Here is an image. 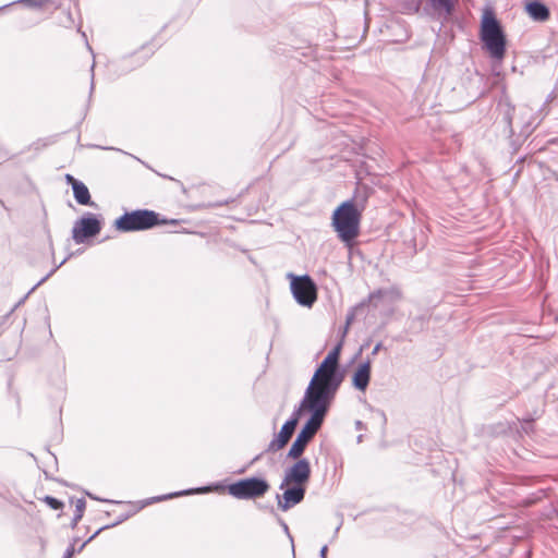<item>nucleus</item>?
<instances>
[{"mask_svg": "<svg viewBox=\"0 0 558 558\" xmlns=\"http://www.w3.org/2000/svg\"><path fill=\"white\" fill-rule=\"evenodd\" d=\"M340 345L332 349L315 371L301 402V408L327 411L343 376L339 372Z\"/></svg>", "mask_w": 558, "mask_h": 558, "instance_id": "f257e3e1", "label": "nucleus"}, {"mask_svg": "<svg viewBox=\"0 0 558 558\" xmlns=\"http://www.w3.org/2000/svg\"><path fill=\"white\" fill-rule=\"evenodd\" d=\"M363 209V204L359 206L353 199H349L341 203L332 214L331 226L347 246H351L360 234Z\"/></svg>", "mask_w": 558, "mask_h": 558, "instance_id": "f03ea898", "label": "nucleus"}, {"mask_svg": "<svg viewBox=\"0 0 558 558\" xmlns=\"http://www.w3.org/2000/svg\"><path fill=\"white\" fill-rule=\"evenodd\" d=\"M481 39L493 58L501 60L505 57V35L494 13L490 11H486L483 15Z\"/></svg>", "mask_w": 558, "mask_h": 558, "instance_id": "7ed1b4c3", "label": "nucleus"}, {"mask_svg": "<svg viewBox=\"0 0 558 558\" xmlns=\"http://www.w3.org/2000/svg\"><path fill=\"white\" fill-rule=\"evenodd\" d=\"M302 408L300 407V410ZM304 409L312 412V415H311L310 420L305 423V425L302 427L301 432L298 434L295 440L293 441V444L288 452V458H291V459H299L303 454L307 442L317 433V430L322 426L324 417L327 413V411L318 409V408H304Z\"/></svg>", "mask_w": 558, "mask_h": 558, "instance_id": "20e7f679", "label": "nucleus"}, {"mask_svg": "<svg viewBox=\"0 0 558 558\" xmlns=\"http://www.w3.org/2000/svg\"><path fill=\"white\" fill-rule=\"evenodd\" d=\"M159 223L157 213L148 209H138L122 215L116 220L114 226L120 231L131 232L147 230Z\"/></svg>", "mask_w": 558, "mask_h": 558, "instance_id": "39448f33", "label": "nucleus"}, {"mask_svg": "<svg viewBox=\"0 0 558 558\" xmlns=\"http://www.w3.org/2000/svg\"><path fill=\"white\" fill-rule=\"evenodd\" d=\"M291 279L290 288L295 301L305 307H312L317 300V288L312 278L307 275L295 276L289 274Z\"/></svg>", "mask_w": 558, "mask_h": 558, "instance_id": "423d86ee", "label": "nucleus"}, {"mask_svg": "<svg viewBox=\"0 0 558 558\" xmlns=\"http://www.w3.org/2000/svg\"><path fill=\"white\" fill-rule=\"evenodd\" d=\"M268 489V482L258 477L240 480L228 486V493L236 499L258 498L264 496Z\"/></svg>", "mask_w": 558, "mask_h": 558, "instance_id": "0eeeda50", "label": "nucleus"}, {"mask_svg": "<svg viewBox=\"0 0 558 558\" xmlns=\"http://www.w3.org/2000/svg\"><path fill=\"white\" fill-rule=\"evenodd\" d=\"M311 477V464L307 459H299L294 464L284 470L283 478L279 488L283 489L287 485L306 486Z\"/></svg>", "mask_w": 558, "mask_h": 558, "instance_id": "6e6552de", "label": "nucleus"}, {"mask_svg": "<svg viewBox=\"0 0 558 558\" xmlns=\"http://www.w3.org/2000/svg\"><path fill=\"white\" fill-rule=\"evenodd\" d=\"M101 230L100 221L92 214H87L77 220L72 229V238L75 243H84L86 239L97 235Z\"/></svg>", "mask_w": 558, "mask_h": 558, "instance_id": "1a4fd4ad", "label": "nucleus"}, {"mask_svg": "<svg viewBox=\"0 0 558 558\" xmlns=\"http://www.w3.org/2000/svg\"><path fill=\"white\" fill-rule=\"evenodd\" d=\"M282 490V495L276 496L278 508L282 511H288L299 505L305 496V487L301 485H287Z\"/></svg>", "mask_w": 558, "mask_h": 558, "instance_id": "9d476101", "label": "nucleus"}, {"mask_svg": "<svg viewBox=\"0 0 558 558\" xmlns=\"http://www.w3.org/2000/svg\"><path fill=\"white\" fill-rule=\"evenodd\" d=\"M299 412L300 410L296 411L294 415L283 424L278 436L270 441L268 450L277 451L282 449L288 444L298 424Z\"/></svg>", "mask_w": 558, "mask_h": 558, "instance_id": "9b49d317", "label": "nucleus"}, {"mask_svg": "<svg viewBox=\"0 0 558 558\" xmlns=\"http://www.w3.org/2000/svg\"><path fill=\"white\" fill-rule=\"evenodd\" d=\"M371 380V362L366 361L357 365L352 375V385L360 391H365Z\"/></svg>", "mask_w": 558, "mask_h": 558, "instance_id": "f8f14e48", "label": "nucleus"}, {"mask_svg": "<svg viewBox=\"0 0 558 558\" xmlns=\"http://www.w3.org/2000/svg\"><path fill=\"white\" fill-rule=\"evenodd\" d=\"M401 299V293L397 289L377 290L369 294L368 303L378 307L380 303L392 304Z\"/></svg>", "mask_w": 558, "mask_h": 558, "instance_id": "ddd939ff", "label": "nucleus"}, {"mask_svg": "<svg viewBox=\"0 0 558 558\" xmlns=\"http://www.w3.org/2000/svg\"><path fill=\"white\" fill-rule=\"evenodd\" d=\"M66 179L72 182V190L76 202L81 205H92L87 186L83 182L73 179L70 174L66 175Z\"/></svg>", "mask_w": 558, "mask_h": 558, "instance_id": "4468645a", "label": "nucleus"}, {"mask_svg": "<svg viewBox=\"0 0 558 558\" xmlns=\"http://www.w3.org/2000/svg\"><path fill=\"white\" fill-rule=\"evenodd\" d=\"M525 9L534 21L544 22L549 17V10L538 0L529 2Z\"/></svg>", "mask_w": 558, "mask_h": 558, "instance_id": "2eb2a0df", "label": "nucleus"}, {"mask_svg": "<svg viewBox=\"0 0 558 558\" xmlns=\"http://www.w3.org/2000/svg\"><path fill=\"white\" fill-rule=\"evenodd\" d=\"M429 4L435 12V14L438 15V17H448L453 9L456 0H428Z\"/></svg>", "mask_w": 558, "mask_h": 558, "instance_id": "dca6fc26", "label": "nucleus"}, {"mask_svg": "<svg viewBox=\"0 0 558 558\" xmlns=\"http://www.w3.org/2000/svg\"><path fill=\"white\" fill-rule=\"evenodd\" d=\"M45 501L47 505H49L54 510H59L63 506V504L60 500H58L53 497H50V496H46Z\"/></svg>", "mask_w": 558, "mask_h": 558, "instance_id": "f3484780", "label": "nucleus"}, {"mask_svg": "<svg viewBox=\"0 0 558 558\" xmlns=\"http://www.w3.org/2000/svg\"><path fill=\"white\" fill-rule=\"evenodd\" d=\"M84 510H85V501L83 499H78L76 501V513H75L76 520L82 518Z\"/></svg>", "mask_w": 558, "mask_h": 558, "instance_id": "a211bd4d", "label": "nucleus"}, {"mask_svg": "<svg viewBox=\"0 0 558 558\" xmlns=\"http://www.w3.org/2000/svg\"><path fill=\"white\" fill-rule=\"evenodd\" d=\"M22 2L28 3L31 5L40 7L44 3L48 2V0H21Z\"/></svg>", "mask_w": 558, "mask_h": 558, "instance_id": "6ab92c4d", "label": "nucleus"}, {"mask_svg": "<svg viewBox=\"0 0 558 558\" xmlns=\"http://www.w3.org/2000/svg\"><path fill=\"white\" fill-rule=\"evenodd\" d=\"M319 555H320V558H326V556H327V546L326 545L322 547Z\"/></svg>", "mask_w": 558, "mask_h": 558, "instance_id": "aec40b11", "label": "nucleus"}, {"mask_svg": "<svg viewBox=\"0 0 558 558\" xmlns=\"http://www.w3.org/2000/svg\"><path fill=\"white\" fill-rule=\"evenodd\" d=\"M72 554H73V548H69L65 553V558H71Z\"/></svg>", "mask_w": 558, "mask_h": 558, "instance_id": "412c9836", "label": "nucleus"}, {"mask_svg": "<svg viewBox=\"0 0 558 558\" xmlns=\"http://www.w3.org/2000/svg\"><path fill=\"white\" fill-rule=\"evenodd\" d=\"M190 492H184V494H189ZM180 495H183V493H175L173 494V496H180ZM169 497H172V495H170Z\"/></svg>", "mask_w": 558, "mask_h": 558, "instance_id": "4be33fe9", "label": "nucleus"}, {"mask_svg": "<svg viewBox=\"0 0 558 558\" xmlns=\"http://www.w3.org/2000/svg\"><path fill=\"white\" fill-rule=\"evenodd\" d=\"M208 488H199V489H196L195 492H207Z\"/></svg>", "mask_w": 558, "mask_h": 558, "instance_id": "5701e85b", "label": "nucleus"}, {"mask_svg": "<svg viewBox=\"0 0 558 558\" xmlns=\"http://www.w3.org/2000/svg\"><path fill=\"white\" fill-rule=\"evenodd\" d=\"M531 125H532V122H526L525 128L529 129V128H531Z\"/></svg>", "mask_w": 558, "mask_h": 558, "instance_id": "b1692460", "label": "nucleus"}, {"mask_svg": "<svg viewBox=\"0 0 558 558\" xmlns=\"http://www.w3.org/2000/svg\"><path fill=\"white\" fill-rule=\"evenodd\" d=\"M378 349H379V344H377V345L375 347V349H374L373 353H376V352L378 351Z\"/></svg>", "mask_w": 558, "mask_h": 558, "instance_id": "393cba45", "label": "nucleus"}, {"mask_svg": "<svg viewBox=\"0 0 558 558\" xmlns=\"http://www.w3.org/2000/svg\"><path fill=\"white\" fill-rule=\"evenodd\" d=\"M524 109H525L526 111H529V112H532V109H530V108H527V107H526V108H524Z\"/></svg>", "mask_w": 558, "mask_h": 558, "instance_id": "a878e982", "label": "nucleus"}, {"mask_svg": "<svg viewBox=\"0 0 558 558\" xmlns=\"http://www.w3.org/2000/svg\"><path fill=\"white\" fill-rule=\"evenodd\" d=\"M508 123H509V125H511V124H512V120H511V118H509Z\"/></svg>", "mask_w": 558, "mask_h": 558, "instance_id": "bb28decb", "label": "nucleus"}]
</instances>
